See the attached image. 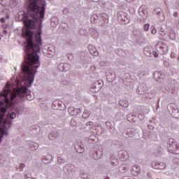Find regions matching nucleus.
Masks as SVG:
<instances>
[{"label": "nucleus", "instance_id": "obj_18", "mask_svg": "<svg viewBox=\"0 0 179 179\" xmlns=\"http://www.w3.org/2000/svg\"><path fill=\"white\" fill-rule=\"evenodd\" d=\"M99 15H96V14H93L91 17V22L92 23V24H94V23H96V22H97V20H99Z\"/></svg>", "mask_w": 179, "mask_h": 179}, {"label": "nucleus", "instance_id": "obj_21", "mask_svg": "<svg viewBox=\"0 0 179 179\" xmlns=\"http://www.w3.org/2000/svg\"><path fill=\"white\" fill-rule=\"evenodd\" d=\"M110 163H111L112 166H117L118 159L115 158V157H111Z\"/></svg>", "mask_w": 179, "mask_h": 179}, {"label": "nucleus", "instance_id": "obj_55", "mask_svg": "<svg viewBox=\"0 0 179 179\" xmlns=\"http://www.w3.org/2000/svg\"><path fill=\"white\" fill-rule=\"evenodd\" d=\"M139 10H141V8H139Z\"/></svg>", "mask_w": 179, "mask_h": 179}, {"label": "nucleus", "instance_id": "obj_29", "mask_svg": "<svg viewBox=\"0 0 179 179\" xmlns=\"http://www.w3.org/2000/svg\"><path fill=\"white\" fill-rule=\"evenodd\" d=\"M66 57H67L68 59H70V61H72V59H73V55L72 54L68 53L66 55Z\"/></svg>", "mask_w": 179, "mask_h": 179}, {"label": "nucleus", "instance_id": "obj_6", "mask_svg": "<svg viewBox=\"0 0 179 179\" xmlns=\"http://www.w3.org/2000/svg\"><path fill=\"white\" fill-rule=\"evenodd\" d=\"M57 69H59L60 72H66L71 69V65L67 63H61L58 64Z\"/></svg>", "mask_w": 179, "mask_h": 179}, {"label": "nucleus", "instance_id": "obj_43", "mask_svg": "<svg viewBox=\"0 0 179 179\" xmlns=\"http://www.w3.org/2000/svg\"><path fill=\"white\" fill-rule=\"evenodd\" d=\"M87 125H89V126L93 125V122H88L87 123Z\"/></svg>", "mask_w": 179, "mask_h": 179}, {"label": "nucleus", "instance_id": "obj_17", "mask_svg": "<svg viewBox=\"0 0 179 179\" xmlns=\"http://www.w3.org/2000/svg\"><path fill=\"white\" fill-rule=\"evenodd\" d=\"M143 51L146 57H152V48H144Z\"/></svg>", "mask_w": 179, "mask_h": 179}, {"label": "nucleus", "instance_id": "obj_52", "mask_svg": "<svg viewBox=\"0 0 179 179\" xmlns=\"http://www.w3.org/2000/svg\"><path fill=\"white\" fill-rule=\"evenodd\" d=\"M131 1H134V0H131ZM127 2H131V1H130V0H129V1H127Z\"/></svg>", "mask_w": 179, "mask_h": 179}, {"label": "nucleus", "instance_id": "obj_4", "mask_svg": "<svg viewBox=\"0 0 179 179\" xmlns=\"http://www.w3.org/2000/svg\"><path fill=\"white\" fill-rule=\"evenodd\" d=\"M6 129V120L3 119V122H0V143L2 142L3 135H8Z\"/></svg>", "mask_w": 179, "mask_h": 179}, {"label": "nucleus", "instance_id": "obj_26", "mask_svg": "<svg viewBox=\"0 0 179 179\" xmlns=\"http://www.w3.org/2000/svg\"><path fill=\"white\" fill-rule=\"evenodd\" d=\"M9 117L11 120H15V118H16V113L15 112H12L9 114Z\"/></svg>", "mask_w": 179, "mask_h": 179}, {"label": "nucleus", "instance_id": "obj_47", "mask_svg": "<svg viewBox=\"0 0 179 179\" xmlns=\"http://www.w3.org/2000/svg\"><path fill=\"white\" fill-rule=\"evenodd\" d=\"M2 27H3V29H6V26H5V25H3Z\"/></svg>", "mask_w": 179, "mask_h": 179}, {"label": "nucleus", "instance_id": "obj_48", "mask_svg": "<svg viewBox=\"0 0 179 179\" xmlns=\"http://www.w3.org/2000/svg\"><path fill=\"white\" fill-rule=\"evenodd\" d=\"M57 106H59V108H60L59 106H61V103H59H59L57 104Z\"/></svg>", "mask_w": 179, "mask_h": 179}, {"label": "nucleus", "instance_id": "obj_30", "mask_svg": "<svg viewBox=\"0 0 179 179\" xmlns=\"http://www.w3.org/2000/svg\"><path fill=\"white\" fill-rule=\"evenodd\" d=\"M120 155H122L123 156H121V157H122V159H124V157H125V155H127V152L125 150H122L120 152Z\"/></svg>", "mask_w": 179, "mask_h": 179}, {"label": "nucleus", "instance_id": "obj_42", "mask_svg": "<svg viewBox=\"0 0 179 179\" xmlns=\"http://www.w3.org/2000/svg\"><path fill=\"white\" fill-rule=\"evenodd\" d=\"M24 178H27V179H36V178H34L28 177L27 175H25V176H24Z\"/></svg>", "mask_w": 179, "mask_h": 179}, {"label": "nucleus", "instance_id": "obj_19", "mask_svg": "<svg viewBox=\"0 0 179 179\" xmlns=\"http://www.w3.org/2000/svg\"><path fill=\"white\" fill-rule=\"evenodd\" d=\"M172 114L175 118H179V109L178 108L172 109Z\"/></svg>", "mask_w": 179, "mask_h": 179}, {"label": "nucleus", "instance_id": "obj_25", "mask_svg": "<svg viewBox=\"0 0 179 179\" xmlns=\"http://www.w3.org/2000/svg\"><path fill=\"white\" fill-rule=\"evenodd\" d=\"M26 167V164H24V163H20L19 164V170L20 171H23V169H24Z\"/></svg>", "mask_w": 179, "mask_h": 179}, {"label": "nucleus", "instance_id": "obj_40", "mask_svg": "<svg viewBox=\"0 0 179 179\" xmlns=\"http://www.w3.org/2000/svg\"><path fill=\"white\" fill-rule=\"evenodd\" d=\"M0 22H1V23H5V18L1 17V18L0 19Z\"/></svg>", "mask_w": 179, "mask_h": 179}, {"label": "nucleus", "instance_id": "obj_32", "mask_svg": "<svg viewBox=\"0 0 179 179\" xmlns=\"http://www.w3.org/2000/svg\"><path fill=\"white\" fill-rule=\"evenodd\" d=\"M161 49L162 50V54H166L167 52V48L161 47Z\"/></svg>", "mask_w": 179, "mask_h": 179}, {"label": "nucleus", "instance_id": "obj_45", "mask_svg": "<svg viewBox=\"0 0 179 179\" xmlns=\"http://www.w3.org/2000/svg\"><path fill=\"white\" fill-rule=\"evenodd\" d=\"M143 15H144V16H145V13H143V12H141V13H140L141 16H143Z\"/></svg>", "mask_w": 179, "mask_h": 179}, {"label": "nucleus", "instance_id": "obj_20", "mask_svg": "<svg viewBox=\"0 0 179 179\" xmlns=\"http://www.w3.org/2000/svg\"><path fill=\"white\" fill-rule=\"evenodd\" d=\"M68 112L71 115H76V108L74 107H72V106L69 107Z\"/></svg>", "mask_w": 179, "mask_h": 179}, {"label": "nucleus", "instance_id": "obj_34", "mask_svg": "<svg viewBox=\"0 0 179 179\" xmlns=\"http://www.w3.org/2000/svg\"><path fill=\"white\" fill-rule=\"evenodd\" d=\"M80 108H76V115H78V114H80L81 113Z\"/></svg>", "mask_w": 179, "mask_h": 179}, {"label": "nucleus", "instance_id": "obj_10", "mask_svg": "<svg viewBox=\"0 0 179 179\" xmlns=\"http://www.w3.org/2000/svg\"><path fill=\"white\" fill-rule=\"evenodd\" d=\"M101 83H102V81H100V80L95 81L94 83L92 84V88L95 89L96 92H99L101 90Z\"/></svg>", "mask_w": 179, "mask_h": 179}, {"label": "nucleus", "instance_id": "obj_50", "mask_svg": "<svg viewBox=\"0 0 179 179\" xmlns=\"http://www.w3.org/2000/svg\"><path fill=\"white\" fill-rule=\"evenodd\" d=\"M152 122H153V121L152 120H150V123L152 124Z\"/></svg>", "mask_w": 179, "mask_h": 179}, {"label": "nucleus", "instance_id": "obj_49", "mask_svg": "<svg viewBox=\"0 0 179 179\" xmlns=\"http://www.w3.org/2000/svg\"><path fill=\"white\" fill-rule=\"evenodd\" d=\"M6 19H9V16L6 15Z\"/></svg>", "mask_w": 179, "mask_h": 179}, {"label": "nucleus", "instance_id": "obj_1", "mask_svg": "<svg viewBox=\"0 0 179 179\" xmlns=\"http://www.w3.org/2000/svg\"><path fill=\"white\" fill-rule=\"evenodd\" d=\"M43 33V27H38L37 33L34 37V31L27 29L22 33V37L25 38L24 62L21 64V75L22 80L24 82V86L17 87L12 90V84L8 82L0 92V122H3L5 115L8 108L15 113H19L20 108L17 103L21 101L22 99L27 96V99L31 101L33 96L29 94L30 92L27 87H31L34 82V78L37 73V69L40 68V45L41 44V34ZM3 97V99H2Z\"/></svg>", "mask_w": 179, "mask_h": 179}, {"label": "nucleus", "instance_id": "obj_2", "mask_svg": "<svg viewBox=\"0 0 179 179\" xmlns=\"http://www.w3.org/2000/svg\"><path fill=\"white\" fill-rule=\"evenodd\" d=\"M168 150L173 155H179V145L174 138H169L167 141Z\"/></svg>", "mask_w": 179, "mask_h": 179}, {"label": "nucleus", "instance_id": "obj_12", "mask_svg": "<svg viewBox=\"0 0 179 179\" xmlns=\"http://www.w3.org/2000/svg\"><path fill=\"white\" fill-rule=\"evenodd\" d=\"M136 93L138 94H145V93H146V87L140 85L136 89Z\"/></svg>", "mask_w": 179, "mask_h": 179}, {"label": "nucleus", "instance_id": "obj_36", "mask_svg": "<svg viewBox=\"0 0 179 179\" xmlns=\"http://www.w3.org/2000/svg\"><path fill=\"white\" fill-rule=\"evenodd\" d=\"M87 112H84L83 114V117L87 118L89 117V114H87Z\"/></svg>", "mask_w": 179, "mask_h": 179}, {"label": "nucleus", "instance_id": "obj_15", "mask_svg": "<svg viewBox=\"0 0 179 179\" xmlns=\"http://www.w3.org/2000/svg\"><path fill=\"white\" fill-rule=\"evenodd\" d=\"M59 23V20H58L57 17H53L51 19V26H52V27H55L56 26H58Z\"/></svg>", "mask_w": 179, "mask_h": 179}, {"label": "nucleus", "instance_id": "obj_22", "mask_svg": "<svg viewBox=\"0 0 179 179\" xmlns=\"http://www.w3.org/2000/svg\"><path fill=\"white\" fill-rule=\"evenodd\" d=\"M119 106H121V107H128L129 103L127 101L120 100L119 101Z\"/></svg>", "mask_w": 179, "mask_h": 179}, {"label": "nucleus", "instance_id": "obj_35", "mask_svg": "<svg viewBox=\"0 0 179 179\" xmlns=\"http://www.w3.org/2000/svg\"><path fill=\"white\" fill-rule=\"evenodd\" d=\"M148 129H151V131H152V129H155V127L152 124H148Z\"/></svg>", "mask_w": 179, "mask_h": 179}, {"label": "nucleus", "instance_id": "obj_54", "mask_svg": "<svg viewBox=\"0 0 179 179\" xmlns=\"http://www.w3.org/2000/svg\"><path fill=\"white\" fill-rule=\"evenodd\" d=\"M65 10H66V9H64V10H63V12H65Z\"/></svg>", "mask_w": 179, "mask_h": 179}, {"label": "nucleus", "instance_id": "obj_14", "mask_svg": "<svg viewBox=\"0 0 179 179\" xmlns=\"http://www.w3.org/2000/svg\"><path fill=\"white\" fill-rule=\"evenodd\" d=\"M99 20L102 23H106L107 22V20H108V16L107 15V14H105V13L99 14Z\"/></svg>", "mask_w": 179, "mask_h": 179}, {"label": "nucleus", "instance_id": "obj_44", "mask_svg": "<svg viewBox=\"0 0 179 179\" xmlns=\"http://www.w3.org/2000/svg\"><path fill=\"white\" fill-rule=\"evenodd\" d=\"M3 34H8V31H6V30H3Z\"/></svg>", "mask_w": 179, "mask_h": 179}, {"label": "nucleus", "instance_id": "obj_31", "mask_svg": "<svg viewBox=\"0 0 179 179\" xmlns=\"http://www.w3.org/2000/svg\"><path fill=\"white\" fill-rule=\"evenodd\" d=\"M149 27H150V25H149L148 24H145L144 25V30H145V31H148L149 30Z\"/></svg>", "mask_w": 179, "mask_h": 179}, {"label": "nucleus", "instance_id": "obj_7", "mask_svg": "<svg viewBox=\"0 0 179 179\" xmlns=\"http://www.w3.org/2000/svg\"><path fill=\"white\" fill-rule=\"evenodd\" d=\"M91 176L89 173L80 170L79 171L78 178L79 179H90Z\"/></svg>", "mask_w": 179, "mask_h": 179}, {"label": "nucleus", "instance_id": "obj_13", "mask_svg": "<svg viewBox=\"0 0 179 179\" xmlns=\"http://www.w3.org/2000/svg\"><path fill=\"white\" fill-rule=\"evenodd\" d=\"M58 136H59V133L57 131H55L50 134V135L48 136V138L49 139H50V141H54V139H57Z\"/></svg>", "mask_w": 179, "mask_h": 179}, {"label": "nucleus", "instance_id": "obj_53", "mask_svg": "<svg viewBox=\"0 0 179 179\" xmlns=\"http://www.w3.org/2000/svg\"><path fill=\"white\" fill-rule=\"evenodd\" d=\"M35 148H36V149H37V148H38V145H36Z\"/></svg>", "mask_w": 179, "mask_h": 179}, {"label": "nucleus", "instance_id": "obj_33", "mask_svg": "<svg viewBox=\"0 0 179 179\" xmlns=\"http://www.w3.org/2000/svg\"><path fill=\"white\" fill-rule=\"evenodd\" d=\"M152 55H154L155 58L159 57V53H157L156 51H153Z\"/></svg>", "mask_w": 179, "mask_h": 179}, {"label": "nucleus", "instance_id": "obj_24", "mask_svg": "<svg viewBox=\"0 0 179 179\" xmlns=\"http://www.w3.org/2000/svg\"><path fill=\"white\" fill-rule=\"evenodd\" d=\"M57 162L59 164H64L65 163V159L62 157H57Z\"/></svg>", "mask_w": 179, "mask_h": 179}, {"label": "nucleus", "instance_id": "obj_9", "mask_svg": "<svg viewBox=\"0 0 179 179\" xmlns=\"http://www.w3.org/2000/svg\"><path fill=\"white\" fill-rule=\"evenodd\" d=\"M152 167L156 170H164L166 169V164L164 162H155Z\"/></svg>", "mask_w": 179, "mask_h": 179}, {"label": "nucleus", "instance_id": "obj_38", "mask_svg": "<svg viewBox=\"0 0 179 179\" xmlns=\"http://www.w3.org/2000/svg\"><path fill=\"white\" fill-rule=\"evenodd\" d=\"M157 32V30H156V29H152L151 31L152 34H156Z\"/></svg>", "mask_w": 179, "mask_h": 179}, {"label": "nucleus", "instance_id": "obj_39", "mask_svg": "<svg viewBox=\"0 0 179 179\" xmlns=\"http://www.w3.org/2000/svg\"><path fill=\"white\" fill-rule=\"evenodd\" d=\"M173 16H174V17H178V12L173 13Z\"/></svg>", "mask_w": 179, "mask_h": 179}, {"label": "nucleus", "instance_id": "obj_27", "mask_svg": "<svg viewBox=\"0 0 179 179\" xmlns=\"http://www.w3.org/2000/svg\"><path fill=\"white\" fill-rule=\"evenodd\" d=\"M139 166H134L132 168V170H134V171H136V173H139L140 169H139Z\"/></svg>", "mask_w": 179, "mask_h": 179}, {"label": "nucleus", "instance_id": "obj_28", "mask_svg": "<svg viewBox=\"0 0 179 179\" xmlns=\"http://www.w3.org/2000/svg\"><path fill=\"white\" fill-rule=\"evenodd\" d=\"M58 104H59V101H55L52 103V106H55V108L58 109V107H57V106H58Z\"/></svg>", "mask_w": 179, "mask_h": 179}, {"label": "nucleus", "instance_id": "obj_23", "mask_svg": "<svg viewBox=\"0 0 179 179\" xmlns=\"http://www.w3.org/2000/svg\"><path fill=\"white\" fill-rule=\"evenodd\" d=\"M70 125H71V127H78V122L75 119H71Z\"/></svg>", "mask_w": 179, "mask_h": 179}, {"label": "nucleus", "instance_id": "obj_3", "mask_svg": "<svg viewBox=\"0 0 179 179\" xmlns=\"http://www.w3.org/2000/svg\"><path fill=\"white\" fill-rule=\"evenodd\" d=\"M117 20L120 22V23H129V20H128V15L124 11H120L117 13Z\"/></svg>", "mask_w": 179, "mask_h": 179}, {"label": "nucleus", "instance_id": "obj_5", "mask_svg": "<svg viewBox=\"0 0 179 179\" xmlns=\"http://www.w3.org/2000/svg\"><path fill=\"white\" fill-rule=\"evenodd\" d=\"M154 15H156L161 22H163L166 17H164V13H163V10H162L160 8L155 9Z\"/></svg>", "mask_w": 179, "mask_h": 179}, {"label": "nucleus", "instance_id": "obj_8", "mask_svg": "<svg viewBox=\"0 0 179 179\" xmlns=\"http://www.w3.org/2000/svg\"><path fill=\"white\" fill-rule=\"evenodd\" d=\"M74 149L77 152V153H83V152H85V148L83 147V144H80L79 143H76L74 145Z\"/></svg>", "mask_w": 179, "mask_h": 179}, {"label": "nucleus", "instance_id": "obj_16", "mask_svg": "<svg viewBox=\"0 0 179 179\" xmlns=\"http://www.w3.org/2000/svg\"><path fill=\"white\" fill-rule=\"evenodd\" d=\"M103 155V153L101 151H95L93 154V157L95 159V160H99V159H101V156Z\"/></svg>", "mask_w": 179, "mask_h": 179}, {"label": "nucleus", "instance_id": "obj_41", "mask_svg": "<svg viewBox=\"0 0 179 179\" xmlns=\"http://www.w3.org/2000/svg\"><path fill=\"white\" fill-rule=\"evenodd\" d=\"M171 58H176V56H175V53H174V52H171Z\"/></svg>", "mask_w": 179, "mask_h": 179}, {"label": "nucleus", "instance_id": "obj_11", "mask_svg": "<svg viewBox=\"0 0 179 179\" xmlns=\"http://www.w3.org/2000/svg\"><path fill=\"white\" fill-rule=\"evenodd\" d=\"M154 79L157 81L160 80V79H164V74L159 71H155L154 73Z\"/></svg>", "mask_w": 179, "mask_h": 179}, {"label": "nucleus", "instance_id": "obj_46", "mask_svg": "<svg viewBox=\"0 0 179 179\" xmlns=\"http://www.w3.org/2000/svg\"><path fill=\"white\" fill-rule=\"evenodd\" d=\"M147 176H148V177H150V176H152V173H147Z\"/></svg>", "mask_w": 179, "mask_h": 179}, {"label": "nucleus", "instance_id": "obj_51", "mask_svg": "<svg viewBox=\"0 0 179 179\" xmlns=\"http://www.w3.org/2000/svg\"><path fill=\"white\" fill-rule=\"evenodd\" d=\"M15 169H16V171H17V170H19V168H17V166Z\"/></svg>", "mask_w": 179, "mask_h": 179}, {"label": "nucleus", "instance_id": "obj_37", "mask_svg": "<svg viewBox=\"0 0 179 179\" xmlns=\"http://www.w3.org/2000/svg\"><path fill=\"white\" fill-rule=\"evenodd\" d=\"M92 37L94 38H99V33L96 32L95 35H92Z\"/></svg>", "mask_w": 179, "mask_h": 179}]
</instances>
